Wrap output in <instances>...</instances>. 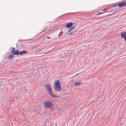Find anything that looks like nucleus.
Instances as JSON below:
<instances>
[{
    "label": "nucleus",
    "mask_w": 126,
    "mask_h": 126,
    "mask_svg": "<svg viewBox=\"0 0 126 126\" xmlns=\"http://www.w3.org/2000/svg\"><path fill=\"white\" fill-rule=\"evenodd\" d=\"M54 84V88L57 91H59L61 90V85L59 80H56Z\"/></svg>",
    "instance_id": "f257e3e1"
},
{
    "label": "nucleus",
    "mask_w": 126,
    "mask_h": 126,
    "mask_svg": "<svg viewBox=\"0 0 126 126\" xmlns=\"http://www.w3.org/2000/svg\"><path fill=\"white\" fill-rule=\"evenodd\" d=\"M45 108L47 109H49L52 108L53 105L51 102L46 101L44 103Z\"/></svg>",
    "instance_id": "f03ea898"
},
{
    "label": "nucleus",
    "mask_w": 126,
    "mask_h": 126,
    "mask_svg": "<svg viewBox=\"0 0 126 126\" xmlns=\"http://www.w3.org/2000/svg\"><path fill=\"white\" fill-rule=\"evenodd\" d=\"M15 48V47L13 48L11 50V53L15 55H17L19 54V51L17 50H14Z\"/></svg>",
    "instance_id": "7ed1b4c3"
},
{
    "label": "nucleus",
    "mask_w": 126,
    "mask_h": 126,
    "mask_svg": "<svg viewBox=\"0 0 126 126\" xmlns=\"http://www.w3.org/2000/svg\"><path fill=\"white\" fill-rule=\"evenodd\" d=\"M46 89L48 92H50L52 91L51 86V85L46 84Z\"/></svg>",
    "instance_id": "20e7f679"
},
{
    "label": "nucleus",
    "mask_w": 126,
    "mask_h": 126,
    "mask_svg": "<svg viewBox=\"0 0 126 126\" xmlns=\"http://www.w3.org/2000/svg\"><path fill=\"white\" fill-rule=\"evenodd\" d=\"M73 25L72 22H70L67 23L65 26V27L69 29Z\"/></svg>",
    "instance_id": "39448f33"
},
{
    "label": "nucleus",
    "mask_w": 126,
    "mask_h": 126,
    "mask_svg": "<svg viewBox=\"0 0 126 126\" xmlns=\"http://www.w3.org/2000/svg\"><path fill=\"white\" fill-rule=\"evenodd\" d=\"M118 6L120 7L124 6L126 5V2H124L121 3L119 4L118 5Z\"/></svg>",
    "instance_id": "423d86ee"
},
{
    "label": "nucleus",
    "mask_w": 126,
    "mask_h": 126,
    "mask_svg": "<svg viewBox=\"0 0 126 126\" xmlns=\"http://www.w3.org/2000/svg\"><path fill=\"white\" fill-rule=\"evenodd\" d=\"M30 75V71L29 70H27L25 71L24 73V76L25 77L27 76H29Z\"/></svg>",
    "instance_id": "0eeeda50"
},
{
    "label": "nucleus",
    "mask_w": 126,
    "mask_h": 126,
    "mask_svg": "<svg viewBox=\"0 0 126 126\" xmlns=\"http://www.w3.org/2000/svg\"><path fill=\"white\" fill-rule=\"evenodd\" d=\"M122 37L124 38L125 40H126V32H123L121 34Z\"/></svg>",
    "instance_id": "6e6552de"
},
{
    "label": "nucleus",
    "mask_w": 126,
    "mask_h": 126,
    "mask_svg": "<svg viewBox=\"0 0 126 126\" xmlns=\"http://www.w3.org/2000/svg\"><path fill=\"white\" fill-rule=\"evenodd\" d=\"M49 93L50 94V95L51 96L53 97H58V96H57L56 95H54L53 93L52 92H51V91L50 92H49Z\"/></svg>",
    "instance_id": "1a4fd4ad"
},
{
    "label": "nucleus",
    "mask_w": 126,
    "mask_h": 126,
    "mask_svg": "<svg viewBox=\"0 0 126 126\" xmlns=\"http://www.w3.org/2000/svg\"><path fill=\"white\" fill-rule=\"evenodd\" d=\"M82 83L81 82H77L75 83V85L76 86H78L80 85Z\"/></svg>",
    "instance_id": "9d476101"
},
{
    "label": "nucleus",
    "mask_w": 126,
    "mask_h": 126,
    "mask_svg": "<svg viewBox=\"0 0 126 126\" xmlns=\"http://www.w3.org/2000/svg\"><path fill=\"white\" fill-rule=\"evenodd\" d=\"M14 55H10L8 57V59L11 60L13 59L14 58Z\"/></svg>",
    "instance_id": "9b49d317"
},
{
    "label": "nucleus",
    "mask_w": 126,
    "mask_h": 126,
    "mask_svg": "<svg viewBox=\"0 0 126 126\" xmlns=\"http://www.w3.org/2000/svg\"><path fill=\"white\" fill-rule=\"evenodd\" d=\"M26 53H27V52L26 51H23L20 52L19 53V54L20 55H21L23 54H24Z\"/></svg>",
    "instance_id": "f8f14e48"
},
{
    "label": "nucleus",
    "mask_w": 126,
    "mask_h": 126,
    "mask_svg": "<svg viewBox=\"0 0 126 126\" xmlns=\"http://www.w3.org/2000/svg\"><path fill=\"white\" fill-rule=\"evenodd\" d=\"M75 28L74 27H72L68 31V32H69L71 31H72L73 30V29Z\"/></svg>",
    "instance_id": "ddd939ff"
},
{
    "label": "nucleus",
    "mask_w": 126,
    "mask_h": 126,
    "mask_svg": "<svg viewBox=\"0 0 126 126\" xmlns=\"http://www.w3.org/2000/svg\"><path fill=\"white\" fill-rule=\"evenodd\" d=\"M103 12H100L97 14V15H101L103 14Z\"/></svg>",
    "instance_id": "4468645a"
},
{
    "label": "nucleus",
    "mask_w": 126,
    "mask_h": 126,
    "mask_svg": "<svg viewBox=\"0 0 126 126\" xmlns=\"http://www.w3.org/2000/svg\"><path fill=\"white\" fill-rule=\"evenodd\" d=\"M117 6V4H115V5H114L113 6H112V7H115V6Z\"/></svg>",
    "instance_id": "2eb2a0df"
},
{
    "label": "nucleus",
    "mask_w": 126,
    "mask_h": 126,
    "mask_svg": "<svg viewBox=\"0 0 126 126\" xmlns=\"http://www.w3.org/2000/svg\"><path fill=\"white\" fill-rule=\"evenodd\" d=\"M72 33H70V34H68V35H71V34H72Z\"/></svg>",
    "instance_id": "dca6fc26"
},
{
    "label": "nucleus",
    "mask_w": 126,
    "mask_h": 126,
    "mask_svg": "<svg viewBox=\"0 0 126 126\" xmlns=\"http://www.w3.org/2000/svg\"><path fill=\"white\" fill-rule=\"evenodd\" d=\"M46 30V29H44V31H45ZM44 31H43L42 32H44Z\"/></svg>",
    "instance_id": "f3484780"
}]
</instances>
